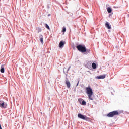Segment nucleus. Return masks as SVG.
<instances>
[{"label":"nucleus","instance_id":"nucleus-20","mask_svg":"<svg viewBox=\"0 0 129 129\" xmlns=\"http://www.w3.org/2000/svg\"><path fill=\"white\" fill-rule=\"evenodd\" d=\"M78 84H79V81H78V83L77 84L76 86H78Z\"/></svg>","mask_w":129,"mask_h":129},{"label":"nucleus","instance_id":"nucleus-6","mask_svg":"<svg viewBox=\"0 0 129 129\" xmlns=\"http://www.w3.org/2000/svg\"><path fill=\"white\" fill-rule=\"evenodd\" d=\"M97 79H104L105 78V75H102L96 77Z\"/></svg>","mask_w":129,"mask_h":129},{"label":"nucleus","instance_id":"nucleus-11","mask_svg":"<svg viewBox=\"0 0 129 129\" xmlns=\"http://www.w3.org/2000/svg\"><path fill=\"white\" fill-rule=\"evenodd\" d=\"M1 73H5V68L4 67V66H2L1 67V70H0Z\"/></svg>","mask_w":129,"mask_h":129},{"label":"nucleus","instance_id":"nucleus-8","mask_svg":"<svg viewBox=\"0 0 129 129\" xmlns=\"http://www.w3.org/2000/svg\"><path fill=\"white\" fill-rule=\"evenodd\" d=\"M39 38H40V41L41 44H44V41H43V35L42 34H41L39 36Z\"/></svg>","mask_w":129,"mask_h":129},{"label":"nucleus","instance_id":"nucleus-1","mask_svg":"<svg viewBox=\"0 0 129 129\" xmlns=\"http://www.w3.org/2000/svg\"><path fill=\"white\" fill-rule=\"evenodd\" d=\"M86 93L88 94L89 99L90 100H93V98H92V95H93V92L92 91V89L90 87L86 88Z\"/></svg>","mask_w":129,"mask_h":129},{"label":"nucleus","instance_id":"nucleus-7","mask_svg":"<svg viewBox=\"0 0 129 129\" xmlns=\"http://www.w3.org/2000/svg\"><path fill=\"white\" fill-rule=\"evenodd\" d=\"M105 26L106 28H107V29H108V30H110V29H111V26L109 25V23H108V22H106Z\"/></svg>","mask_w":129,"mask_h":129},{"label":"nucleus","instance_id":"nucleus-14","mask_svg":"<svg viewBox=\"0 0 129 129\" xmlns=\"http://www.w3.org/2000/svg\"><path fill=\"white\" fill-rule=\"evenodd\" d=\"M36 30L38 31V33L42 32V29L40 27L36 28Z\"/></svg>","mask_w":129,"mask_h":129},{"label":"nucleus","instance_id":"nucleus-21","mask_svg":"<svg viewBox=\"0 0 129 129\" xmlns=\"http://www.w3.org/2000/svg\"><path fill=\"white\" fill-rule=\"evenodd\" d=\"M0 129H2V125H0Z\"/></svg>","mask_w":129,"mask_h":129},{"label":"nucleus","instance_id":"nucleus-18","mask_svg":"<svg viewBox=\"0 0 129 129\" xmlns=\"http://www.w3.org/2000/svg\"><path fill=\"white\" fill-rule=\"evenodd\" d=\"M62 32L63 33H64V32H66V28L63 27V29H62Z\"/></svg>","mask_w":129,"mask_h":129},{"label":"nucleus","instance_id":"nucleus-9","mask_svg":"<svg viewBox=\"0 0 129 129\" xmlns=\"http://www.w3.org/2000/svg\"><path fill=\"white\" fill-rule=\"evenodd\" d=\"M64 45H65V43H64L63 41H60L59 45V48H63Z\"/></svg>","mask_w":129,"mask_h":129},{"label":"nucleus","instance_id":"nucleus-19","mask_svg":"<svg viewBox=\"0 0 129 129\" xmlns=\"http://www.w3.org/2000/svg\"><path fill=\"white\" fill-rule=\"evenodd\" d=\"M87 53H90V49H86Z\"/></svg>","mask_w":129,"mask_h":129},{"label":"nucleus","instance_id":"nucleus-22","mask_svg":"<svg viewBox=\"0 0 129 129\" xmlns=\"http://www.w3.org/2000/svg\"><path fill=\"white\" fill-rule=\"evenodd\" d=\"M69 69H70V67L69 68Z\"/></svg>","mask_w":129,"mask_h":129},{"label":"nucleus","instance_id":"nucleus-12","mask_svg":"<svg viewBox=\"0 0 129 129\" xmlns=\"http://www.w3.org/2000/svg\"><path fill=\"white\" fill-rule=\"evenodd\" d=\"M107 11L108 13H111V12H112V10H111V8L110 7H108L107 8Z\"/></svg>","mask_w":129,"mask_h":129},{"label":"nucleus","instance_id":"nucleus-2","mask_svg":"<svg viewBox=\"0 0 129 129\" xmlns=\"http://www.w3.org/2000/svg\"><path fill=\"white\" fill-rule=\"evenodd\" d=\"M76 48L78 51L81 52L82 53H85L86 52V47L84 46L81 45H79L76 47Z\"/></svg>","mask_w":129,"mask_h":129},{"label":"nucleus","instance_id":"nucleus-16","mask_svg":"<svg viewBox=\"0 0 129 129\" xmlns=\"http://www.w3.org/2000/svg\"><path fill=\"white\" fill-rule=\"evenodd\" d=\"M83 100V99H78V101L80 103V104H81V103H82Z\"/></svg>","mask_w":129,"mask_h":129},{"label":"nucleus","instance_id":"nucleus-5","mask_svg":"<svg viewBox=\"0 0 129 129\" xmlns=\"http://www.w3.org/2000/svg\"><path fill=\"white\" fill-rule=\"evenodd\" d=\"M7 104H5L3 101H0V107L2 108H7Z\"/></svg>","mask_w":129,"mask_h":129},{"label":"nucleus","instance_id":"nucleus-4","mask_svg":"<svg viewBox=\"0 0 129 129\" xmlns=\"http://www.w3.org/2000/svg\"><path fill=\"white\" fill-rule=\"evenodd\" d=\"M78 117L79 118H81V119H83L84 120H88V117H86V116H84L80 113L78 114Z\"/></svg>","mask_w":129,"mask_h":129},{"label":"nucleus","instance_id":"nucleus-10","mask_svg":"<svg viewBox=\"0 0 129 129\" xmlns=\"http://www.w3.org/2000/svg\"><path fill=\"white\" fill-rule=\"evenodd\" d=\"M66 84L68 88H70L71 85H70V82H69V81H66Z\"/></svg>","mask_w":129,"mask_h":129},{"label":"nucleus","instance_id":"nucleus-17","mask_svg":"<svg viewBox=\"0 0 129 129\" xmlns=\"http://www.w3.org/2000/svg\"><path fill=\"white\" fill-rule=\"evenodd\" d=\"M45 27H46V29H48V30H50V27H49V25H48V24H46Z\"/></svg>","mask_w":129,"mask_h":129},{"label":"nucleus","instance_id":"nucleus-15","mask_svg":"<svg viewBox=\"0 0 129 129\" xmlns=\"http://www.w3.org/2000/svg\"><path fill=\"white\" fill-rule=\"evenodd\" d=\"M82 105H86V102H85V101H84V100H83L81 104Z\"/></svg>","mask_w":129,"mask_h":129},{"label":"nucleus","instance_id":"nucleus-13","mask_svg":"<svg viewBox=\"0 0 129 129\" xmlns=\"http://www.w3.org/2000/svg\"><path fill=\"white\" fill-rule=\"evenodd\" d=\"M92 68H93V69H96V63H93L92 64Z\"/></svg>","mask_w":129,"mask_h":129},{"label":"nucleus","instance_id":"nucleus-3","mask_svg":"<svg viewBox=\"0 0 129 129\" xmlns=\"http://www.w3.org/2000/svg\"><path fill=\"white\" fill-rule=\"evenodd\" d=\"M116 115H119V112H118V111H113L108 113L107 116L108 117H113V116Z\"/></svg>","mask_w":129,"mask_h":129}]
</instances>
